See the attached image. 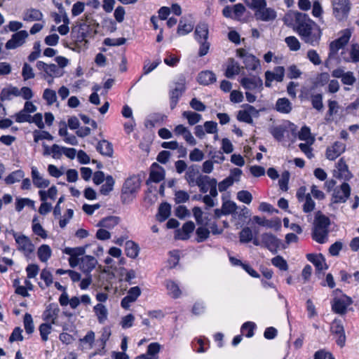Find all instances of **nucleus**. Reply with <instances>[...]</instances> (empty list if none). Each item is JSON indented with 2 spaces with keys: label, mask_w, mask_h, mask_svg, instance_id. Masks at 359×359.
<instances>
[{
  "label": "nucleus",
  "mask_w": 359,
  "mask_h": 359,
  "mask_svg": "<svg viewBox=\"0 0 359 359\" xmlns=\"http://www.w3.org/2000/svg\"><path fill=\"white\" fill-rule=\"evenodd\" d=\"M295 30L304 43L313 46L319 44L322 35L321 29L306 15H299L297 18Z\"/></svg>",
  "instance_id": "nucleus-1"
},
{
  "label": "nucleus",
  "mask_w": 359,
  "mask_h": 359,
  "mask_svg": "<svg viewBox=\"0 0 359 359\" xmlns=\"http://www.w3.org/2000/svg\"><path fill=\"white\" fill-rule=\"evenodd\" d=\"M330 224V219L318 212L313 222V239L319 243H325L327 241Z\"/></svg>",
  "instance_id": "nucleus-2"
},
{
  "label": "nucleus",
  "mask_w": 359,
  "mask_h": 359,
  "mask_svg": "<svg viewBox=\"0 0 359 359\" xmlns=\"http://www.w3.org/2000/svg\"><path fill=\"white\" fill-rule=\"evenodd\" d=\"M245 1L248 6L255 11V16L257 20L269 22L276 19V11L266 7V0H252L251 2H248L247 0Z\"/></svg>",
  "instance_id": "nucleus-3"
},
{
  "label": "nucleus",
  "mask_w": 359,
  "mask_h": 359,
  "mask_svg": "<svg viewBox=\"0 0 359 359\" xmlns=\"http://www.w3.org/2000/svg\"><path fill=\"white\" fill-rule=\"evenodd\" d=\"M241 86L247 90L245 92L246 100L248 102L252 103L257 99V93H261L263 90L262 79L257 76L244 77L240 81Z\"/></svg>",
  "instance_id": "nucleus-4"
},
{
  "label": "nucleus",
  "mask_w": 359,
  "mask_h": 359,
  "mask_svg": "<svg viewBox=\"0 0 359 359\" xmlns=\"http://www.w3.org/2000/svg\"><path fill=\"white\" fill-rule=\"evenodd\" d=\"M332 6L334 18L342 21L347 19L351 8L350 0H332Z\"/></svg>",
  "instance_id": "nucleus-5"
},
{
  "label": "nucleus",
  "mask_w": 359,
  "mask_h": 359,
  "mask_svg": "<svg viewBox=\"0 0 359 359\" xmlns=\"http://www.w3.org/2000/svg\"><path fill=\"white\" fill-rule=\"evenodd\" d=\"M351 36V32L346 29L341 32V36L337 39L332 41L330 44L329 58L337 55L340 49H343L348 43Z\"/></svg>",
  "instance_id": "nucleus-6"
},
{
  "label": "nucleus",
  "mask_w": 359,
  "mask_h": 359,
  "mask_svg": "<svg viewBox=\"0 0 359 359\" xmlns=\"http://www.w3.org/2000/svg\"><path fill=\"white\" fill-rule=\"evenodd\" d=\"M12 235L18 245V250L29 257L34 251V245L31 240L25 235H18L15 231H12Z\"/></svg>",
  "instance_id": "nucleus-7"
},
{
  "label": "nucleus",
  "mask_w": 359,
  "mask_h": 359,
  "mask_svg": "<svg viewBox=\"0 0 359 359\" xmlns=\"http://www.w3.org/2000/svg\"><path fill=\"white\" fill-rule=\"evenodd\" d=\"M330 331L335 337L337 344L341 348L344 347L346 344V334L343 323L339 319H334L330 325Z\"/></svg>",
  "instance_id": "nucleus-8"
},
{
  "label": "nucleus",
  "mask_w": 359,
  "mask_h": 359,
  "mask_svg": "<svg viewBox=\"0 0 359 359\" xmlns=\"http://www.w3.org/2000/svg\"><path fill=\"white\" fill-rule=\"evenodd\" d=\"M36 68L39 71L43 72L42 77L44 79H47L48 77H60L63 75V70L55 64L48 65L42 61H39L36 63Z\"/></svg>",
  "instance_id": "nucleus-9"
},
{
  "label": "nucleus",
  "mask_w": 359,
  "mask_h": 359,
  "mask_svg": "<svg viewBox=\"0 0 359 359\" xmlns=\"http://www.w3.org/2000/svg\"><path fill=\"white\" fill-rule=\"evenodd\" d=\"M351 194V187L347 182L336 187L332 193V202L334 203H345Z\"/></svg>",
  "instance_id": "nucleus-10"
},
{
  "label": "nucleus",
  "mask_w": 359,
  "mask_h": 359,
  "mask_svg": "<svg viewBox=\"0 0 359 359\" xmlns=\"http://www.w3.org/2000/svg\"><path fill=\"white\" fill-rule=\"evenodd\" d=\"M352 304V299L346 295L336 297L332 302V310L335 313L344 315L347 313L348 306Z\"/></svg>",
  "instance_id": "nucleus-11"
},
{
  "label": "nucleus",
  "mask_w": 359,
  "mask_h": 359,
  "mask_svg": "<svg viewBox=\"0 0 359 359\" xmlns=\"http://www.w3.org/2000/svg\"><path fill=\"white\" fill-rule=\"evenodd\" d=\"M140 189V182L136 177H129L128 178L122 187L121 190V199L123 202H125L129 197L130 195H132L137 192V191Z\"/></svg>",
  "instance_id": "nucleus-12"
},
{
  "label": "nucleus",
  "mask_w": 359,
  "mask_h": 359,
  "mask_svg": "<svg viewBox=\"0 0 359 359\" xmlns=\"http://www.w3.org/2000/svg\"><path fill=\"white\" fill-rule=\"evenodd\" d=\"M185 90V81L184 79H181L180 81L175 83L174 88L170 90L169 96L171 109L176 107L180 98L182 97Z\"/></svg>",
  "instance_id": "nucleus-13"
},
{
  "label": "nucleus",
  "mask_w": 359,
  "mask_h": 359,
  "mask_svg": "<svg viewBox=\"0 0 359 359\" xmlns=\"http://www.w3.org/2000/svg\"><path fill=\"white\" fill-rule=\"evenodd\" d=\"M262 247L267 248L272 252H276L281 244L280 240L269 233H264L261 235Z\"/></svg>",
  "instance_id": "nucleus-14"
},
{
  "label": "nucleus",
  "mask_w": 359,
  "mask_h": 359,
  "mask_svg": "<svg viewBox=\"0 0 359 359\" xmlns=\"http://www.w3.org/2000/svg\"><path fill=\"white\" fill-rule=\"evenodd\" d=\"M265 76V86L266 87L270 88L271 86V82L276 81L277 82H281L283 80L285 76V68L281 66L276 67L273 71H266L264 74Z\"/></svg>",
  "instance_id": "nucleus-15"
},
{
  "label": "nucleus",
  "mask_w": 359,
  "mask_h": 359,
  "mask_svg": "<svg viewBox=\"0 0 359 359\" xmlns=\"http://www.w3.org/2000/svg\"><path fill=\"white\" fill-rule=\"evenodd\" d=\"M28 37V33L25 30H21L13 34L5 45L6 49H15L19 46H21L25 42L26 39Z\"/></svg>",
  "instance_id": "nucleus-16"
},
{
  "label": "nucleus",
  "mask_w": 359,
  "mask_h": 359,
  "mask_svg": "<svg viewBox=\"0 0 359 359\" xmlns=\"http://www.w3.org/2000/svg\"><path fill=\"white\" fill-rule=\"evenodd\" d=\"M341 58L346 62L357 63L359 62V44L353 43L350 48L344 50L341 53Z\"/></svg>",
  "instance_id": "nucleus-17"
},
{
  "label": "nucleus",
  "mask_w": 359,
  "mask_h": 359,
  "mask_svg": "<svg viewBox=\"0 0 359 359\" xmlns=\"http://www.w3.org/2000/svg\"><path fill=\"white\" fill-rule=\"evenodd\" d=\"M60 311L57 304H50L46 306V310L43 313V320L53 325L56 324Z\"/></svg>",
  "instance_id": "nucleus-18"
},
{
  "label": "nucleus",
  "mask_w": 359,
  "mask_h": 359,
  "mask_svg": "<svg viewBox=\"0 0 359 359\" xmlns=\"http://www.w3.org/2000/svg\"><path fill=\"white\" fill-rule=\"evenodd\" d=\"M346 145L343 142L337 141L326 149V157L330 161L335 160L345 151Z\"/></svg>",
  "instance_id": "nucleus-19"
},
{
  "label": "nucleus",
  "mask_w": 359,
  "mask_h": 359,
  "mask_svg": "<svg viewBox=\"0 0 359 359\" xmlns=\"http://www.w3.org/2000/svg\"><path fill=\"white\" fill-rule=\"evenodd\" d=\"M337 168V172L334 174L337 178L348 181L353 177L352 173L349 171L348 165L343 158L338 161Z\"/></svg>",
  "instance_id": "nucleus-20"
},
{
  "label": "nucleus",
  "mask_w": 359,
  "mask_h": 359,
  "mask_svg": "<svg viewBox=\"0 0 359 359\" xmlns=\"http://www.w3.org/2000/svg\"><path fill=\"white\" fill-rule=\"evenodd\" d=\"M78 26L81 32H84L86 37L88 38L93 36L97 33L98 24L95 23L92 19L86 18L85 22H81Z\"/></svg>",
  "instance_id": "nucleus-21"
},
{
  "label": "nucleus",
  "mask_w": 359,
  "mask_h": 359,
  "mask_svg": "<svg viewBox=\"0 0 359 359\" xmlns=\"http://www.w3.org/2000/svg\"><path fill=\"white\" fill-rule=\"evenodd\" d=\"M32 178L34 185L37 188H46L50 184V181L47 179L43 178L40 175L36 167H32Z\"/></svg>",
  "instance_id": "nucleus-22"
},
{
  "label": "nucleus",
  "mask_w": 359,
  "mask_h": 359,
  "mask_svg": "<svg viewBox=\"0 0 359 359\" xmlns=\"http://www.w3.org/2000/svg\"><path fill=\"white\" fill-rule=\"evenodd\" d=\"M96 259L90 255H86L80 259V269L86 273H89L97 264Z\"/></svg>",
  "instance_id": "nucleus-23"
},
{
  "label": "nucleus",
  "mask_w": 359,
  "mask_h": 359,
  "mask_svg": "<svg viewBox=\"0 0 359 359\" xmlns=\"http://www.w3.org/2000/svg\"><path fill=\"white\" fill-rule=\"evenodd\" d=\"M199 170L196 165H191L188 167L184 178L189 186H196L198 182V176L199 175Z\"/></svg>",
  "instance_id": "nucleus-24"
},
{
  "label": "nucleus",
  "mask_w": 359,
  "mask_h": 359,
  "mask_svg": "<svg viewBox=\"0 0 359 359\" xmlns=\"http://www.w3.org/2000/svg\"><path fill=\"white\" fill-rule=\"evenodd\" d=\"M253 221L260 226H266L276 230H279L281 227V222L278 218L272 220H268L259 216H255L253 217Z\"/></svg>",
  "instance_id": "nucleus-25"
},
{
  "label": "nucleus",
  "mask_w": 359,
  "mask_h": 359,
  "mask_svg": "<svg viewBox=\"0 0 359 359\" xmlns=\"http://www.w3.org/2000/svg\"><path fill=\"white\" fill-rule=\"evenodd\" d=\"M71 39L78 46L81 45H86L87 38L84 35V32H81L79 26H76L72 28L71 32Z\"/></svg>",
  "instance_id": "nucleus-26"
},
{
  "label": "nucleus",
  "mask_w": 359,
  "mask_h": 359,
  "mask_svg": "<svg viewBox=\"0 0 359 359\" xmlns=\"http://www.w3.org/2000/svg\"><path fill=\"white\" fill-rule=\"evenodd\" d=\"M195 224L193 222H187L184 223L181 229L177 231L176 237L178 239L187 240L189 238V234L194 231Z\"/></svg>",
  "instance_id": "nucleus-27"
},
{
  "label": "nucleus",
  "mask_w": 359,
  "mask_h": 359,
  "mask_svg": "<svg viewBox=\"0 0 359 359\" xmlns=\"http://www.w3.org/2000/svg\"><path fill=\"white\" fill-rule=\"evenodd\" d=\"M195 39L198 42L206 41L208 36V26L205 22L198 24L195 29Z\"/></svg>",
  "instance_id": "nucleus-28"
},
{
  "label": "nucleus",
  "mask_w": 359,
  "mask_h": 359,
  "mask_svg": "<svg viewBox=\"0 0 359 359\" xmlns=\"http://www.w3.org/2000/svg\"><path fill=\"white\" fill-rule=\"evenodd\" d=\"M43 17V13L39 10L29 8L24 12L22 19L27 22L40 21Z\"/></svg>",
  "instance_id": "nucleus-29"
},
{
  "label": "nucleus",
  "mask_w": 359,
  "mask_h": 359,
  "mask_svg": "<svg viewBox=\"0 0 359 359\" xmlns=\"http://www.w3.org/2000/svg\"><path fill=\"white\" fill-rule=\"evenodd\" d=\"M275 109L280 113L289 114L292 109V105L287 98L282 97L277 100Z\"/></svg>",
  "instance_id": "nucleus-30"
},
{
  "label": "nucleus",
  "mask_w": 359,
  "mask_h": 359,
  "mask_svg": "<svg viewBox=\"0 0 359 359\" xmlns=\"http://www.w3.org/2000/svg\"><path fill=\"white\" fill-rule=\"evenodd\" d=\"M194 29V24L191 21L182 18L179 22L177 34L179 36H184L190 33Z\"/></svg>",
  "instance_id": "nucleus-31"
},
{
  "label": "nucleus",
  "mask_w": 359,
  "mask_h": 359,
  "mask_svg": "<svg viewBox=\"0 0 359 359\" xmlns=\"http://www.w3.org/2000/svg\"><path fill=\"white\" fill-rule=\"evenodd\" d=\"M197 80L199 83L207 86L216 81V76L212 71H203L198 74Z\"/></svg>",
  "instance_id": "nucleus-32"
},
{
  "label": "nucleus",
  "mask_w": 359,
  "mask_h": 359,
  "mask_svg": "<svg viewBox=\"0 0 359 359\" xmlns=\"http://www.w3.org/2000/svg\"><path fill=\"white\" fill-rule=\"evenodd\" d=\"M215 178H210L209 176L205 175H199L198 176V182L196 184L198 187L200 191L202 193H207L210 189L212 180Z\"/></svg>",
  "instance_id": "nucleus-33"
},
{
  "label": "nucleus",
  "mask_w": 359,
  "mask_h": 359,
  "mask_svg": "<svg viewBox=\"0 0 359 359\" xmlns=\"http://www.w3.org/2000/svg\"><path fill=\"white\" fill-rule=\"evenodd\" d=\"M239 72H240L239 64L233 58H229V60L227 61L225 76L227 78H232L234 76L238 75L239 74Z\"/></svg>",
  "instance_id": "nucleus-34"
},
{
  "label": "nucleus",
  "mask_w": 359,
  "mask_h": 359,
  "mask_svg": "<svg viewBox=\"0 0 359 359\" xmlns=\"http://www.w3.org/2000/svg\"><path fill=\"white\" fill-rule=\"evenodd\" d=\"M306 257L309 262L314 264L317 270L323 271L327 269L325 260L321 255L308 254Z\"/></svg>",
  "instance_id": "nucleus-35"
},
{
  "label": "nucleus",
  "mask_w": 359,
  "mask_h": 359,
  "mask_svg": "<svg viewBox=\"0 0 359 359\" xmlns=\"http://www.w3.org/2000/svg\"><path fill=\"white\" fill-rule=\"evenodd\" d=\"M97 150L102 154L106 156L111 157L113 154L112 144L107 140H103L98 142Z\"/></svg>",
  "instance_id": "nucleus-36"
},
{
  "label": "nucleus",
  "mask_w": 359,
  "mask_h": 359,
  "mask_svg": "<svg viewBox=\"0 0 359 359\" xmlns=\"http://www.w3.org/2000/svg\"><path fill=\"white\" fill-rule=\"evenodd\" d=\"M120 222V218L116 216H109L103 218L101 219L97 224L98 226L106 228V229H113Z\"/></svg>",
  "instance_id": "nucleus-37"
},
{
  "label": "nucleus",
  "mask_w": 359,
  "mask_h": 359,
  "mask_svg": "<svg viewBox=\"0 0 359 359\" xmlns=\"http://www.w3.org/2000/svg\"><path fill=\"white\" fill-rule=\"evenodd\" d=\"M18 96H20L19 88L15 86L4 88L0 94V98L2 101L11 100L13 97Z\"/></svg>",
  "instance_id": "nucleus-38"
},
{
  "label": "nucleus",
  "mask_w": 359,
  "mask_h": 359,
  "mask_svg": "<svg viewBox=\"0 0 359 359\" xmlns=\"http://www.w3.org/2000/svg\"><path fill=\"white\" fill-rule=\"evenodd\" d=\"M243 63L248 70L256 71L260 69V61L255 55L250 54L246 56Z\"/></svg>",
  "instance_id": "nucleus-39"
},
{
  "label": "nucleus",
  "mask_w": 359,
  "mask_h": 359,
  "mask_svg": "<svg viewBox=\"0 0 359 359\" xmlns=\"http://www.w3.org/2000/svg\"><path fill=\"white\" fill-rule=\"evenodd\" d=\"M165 287L168 290V294L174 299H177L181 295V290L179 285L172 280H167L165 281Z\"/></svg>",
  "instance_id": "nucleus-40"
},
{
  "label": "nucleus",
  "mask_w": 359,
  "mask_h": 359,
  "mask_svg": "<svg viewBox=\"0 0 359 359\" xmlns=\"http://www.w3.org/2000/svg\"><path fill=\"white\" fill-rule=\"evenodd\" d=\"M94 341H95V332L92 330L88 331L84 337L79 339L81 349L92 348Z\"/></svg>",
  "instance_id": "nucleus-41"
},
{
  "label": "nucleus",
  "mask_w": 359,
  "mask_h": 359,
  "mask_svg": "<svg viewBox=\"0 0 359 359\" xmlns=\"http://www.w3.org/2000/svg\"><path fill=\"white\" fill-rule=\"evenodd\" d=\"M287 126L286 125H280L272 127L269 129V132L271 134V135L278 142L283 141L285 133L287 130Z\"/></svg>",
  "instance_id": "nucleus-42"
},
{
  "label": "nucleus",
  "mask_w": 359,
  "mask_h": 359,
  "mask_svg": "<svg viewBox=\"0 0 359 359\" xmlns=\"http://www.w3.org/2000/svg\"><path fill=\"white\" fill-rule=\"evenodd\" d=\"M126 254L128 257L136 258L139 253V246L132 241H128L126 243Z\"/></svg>",
  "instance_id": "nucleus-43"
},
{
  "label": "nucleus",
  "mask_w": 359,
  "mask_h": 359,
  "mask_svg": "<svg viewBox=\"0 0 359 359\" xmlns=\"http://www.w3.org/2000/svg\"><path fill=\"white\" fill-rule=\"evenodd\" d=\"M51 249L49 245L43 244L41 245L37 251V255L39 260L42 262H46L51 256Z\"/></svg>",
  "instance_id": "nucleus-44"
},
{
  "label": "nucleus",
  "mask_w": 359,
  "mask_h": 359,
  "mask_svg": "<svg viewBox=\"0 0 359 359\" xmlns=\"http://www.w3.org/2000/svg\"><path fill=\"white\" fill-rule=\"evenodd\" d=\"M170 210L171 207L168 203H162L158 208V212L157 215L158 220L162 222L167 219L170 215Z\"/></svg>",
  "instance_id": "nucleus-45"
},
{
  "label": "nucleus",
  "mask_w": 359,
  "mask_h": 359,
  "mask_svg": "<svg viewBox=\"0 0 359 359\" xmlns=\"http://www.w3.org/2000/svg\"><path fill=\"white\" fill-rule=\"evenodd\" d=\"M94 311L97 317L98 322L100 323H104L107 318L108 314L107 309L105 306L102 304H97L94 307Z\"/></svg>",
  "instance_id": "nucleus-46"
},
{
  "label": "nucleus",
  "mask_w": 359,
  "mask_h": 359,
  "mask_svg": "<svg viewBox=\"0 0 359 359\" xmlns=\"http://www.w3.org/2000/svg\"><path fill=\"white\" fill-rule=\"evenodd\" d=\"M165 177V170L163 168L157 166L151 170L149 175V180L154 182H159L163 180Z\"/></svg>",
  "instance_id": "nucleus-47"
},
{
  "label": "nucleus",
  "mask_w": 359,
  "mask_h": 359,
  "mask_svg": "<svg viewBox=\"0 0 359 359\" xmlns=\"http://www.w3.org/2000/svg\"><path fill=\"white\" fill-rule=\"evenodd\" d=\"M25 176V173L22 170H18L12 172L5 178V182L7 184H12L20 182Z\"/></svg>",
  "instance_id": "nucleus-48"
},
{
  "label": "nucleus",
  "mask_w": 359,
  "mask_h": 359,
  "mask_svg": "<svg viewBox=\"0 0 359 359\" xmlns=\"http://www.w3.org/2000/svg\"><path fill=\"white\" fill-rule=\"evenodd\" d=\"M182 116L187 119L189 124L191 126L196 124L202 118V116L201 114L191 111H184L182 113Z\"/></svg>",
  "instance_id": "nucleus-49"
},
{
  "label": "nucleus",
  "mask_w": 359,
  "mask_h": 359,
  "mask_svg": "<svg viewBox=\"0 0 359 359\" xmlns=\"http://www.w3.org/2000/svg\"><path fill=\"white\" fill-rule=\"evenodd\" d=\"M114 180L111 175H107L105 178V183L100 188V193L102 195H108L113 190Z\"/></svg>",
  "instance_id": "nucleus-50"
},
{
  "label": "nucleus",
  "mask_w": 359,
  "mask_h": 359,
  "mask_svg": "<svg viewBox=\"0 0 359 359\" xmlns=\"http://www.w3.org/2000/svg\"><path fill=\"white\" fill-rule=\"evenodd\" d=\"M57 194V189L55 186H52L50 188H49L47 192L42 190L39 191L41 201H46L48 197L54 200L56 198Z\"/></svg>",
  "instance_id": "nucleus-51"
},
{
  "label": "nucleus",
  "mask_w": 359,
  "mask_h": 359,
  "mask_svg": "<svg viewBox=\"0 0 359 359\" xmlns=\"http://www.w3.org/2000/svg\"><path fill=\"white\" fill-rule=\"evenodd\" d=\"M42 97L48 105H52L57 101L56 92L50 88L44 90Z\"/></svg>",
  "instance_id": "nucleus-52"
},
{
  "label": "nucleus",
  "mask_w": 359,
  "mask_h": 359,
  "mask_svg": "<svg viewBox=\"0 0 359 359\" xmlns=\"http://www.w3.org/2000/svg\"><path fill=\"white\" fill-rule=\"evenodd\" d=\"M196 233L197 236L196 241L201 243L207 240L210 236V231L205 226H199L196 229Z\"/></svg>",
  "instance_id": "nucleus-53"
},
{
  "label": "nucleus",
  "mask_w": 359,
  "mask_h": 359,
  "mask_svg": "<svg viewBox=\"0 0 359 359\" xmlns=\"http://www.w3.org/2000/svg\"><path fill=\"white\" fill-rule=\"evenodd\" d=\"M298 137L299 140H304L310 144H313L314 141L313 138L311 136L310 128L307 126H304L301 128V130L299 132Z\"/></svg>",
  "instance_id": "nucleus-54"
},
{
  "label": "nucleus",
  "mask_w": 359,
  "mask_h": 359,
  "mask_svg": "<svg viewBox=\"0 0 359 359\" xmlns=\"http://www.w3.org/2000/svg\"><path fill=\"white\" fill-rule=\"evenodd\" d=\"M285 42L292 51H297L300 49L301 44L299 40L294 36H287L285 39Z\"/></svg>",
  "instance_id": "nucleus-55"
},
{
  "label": "nucleus",
  "mask_w": 359,
  "mask_h": 359,
  "mask_svg": "<svg viewBox=\"0 0 359 359\" xmlns=\"http://www.w3.org/2000/svg\"><path fill=\"white\" fill-rule=\"evenodd\" d=\"M86 252L85 247H77V248H65L63 252L72 256L78 257L79 256L83 255Z\"/></svg>",
  "instance_id": "nucleus-56"
},
{
  "label": "nucleus",
  "mask_w": 359,
  "mask_h": 359,
  "mask_svg": "<svg viewBox=\"0 0 359 359\" xmlns=\"http://www.w3.org/2000/svg\"><path fill=\"white\" fill-rule=\"evenodd\" d=\"M22 76L24 81H27L35 77L33 68L27 62H25L23 65L22 69Z\"/></svg>",
  "instance_id": "nucleus-57"
},
{
  "label": "nucleus",
  "mask_w": 359,
  "mask_h": 359,
  "mask_svg": "<svg viewBox=\"0 0 359 359\" xmlns=\"http://www.w3.org/2000/svg\"><path fill=\"white\" fill-rule=\"evenodd\" d=\"M252 231L249 227L243 228L239 234L240 242L247 243L252 240Z\"/></svg>",
  "instance_id": "nucleus-58"
},
{
  "label": "nucleus",
  "mask_w": 359,
  "mask_h": 359,
  "mask_svg": "<svg viewBox=\"0 0 359 359\" xmlns=\"http://www.w3.org/2000/svg\"><path fill=\"white\" fill-rule=\"evenodd\" d=\"M255 326V324L252 322H246L241 326V333L245 334L247 337H252L254 334Z\"/></svg>",
  "instance_id": "nucleus-59"
},
{
  "label": "nucleus",
  "mask_w": 359,
  "mask_h": 359,
  "mask_svg": "<svg viewBox=\"0 0 359 359\" xmlns=\"http://www.w3.org/2000/svg\"><path fill=\"white\" fill-rule=\"evenodd\" d=\"M50 323H42L39 326V332L40 335L43 341H46L48 340V336L51 332L52 326Z\"/></svg>",
  "instance_id": "nucleus-60"
},
{
  "label": "nucleus",
  "mask_w": 359,
  "mask_h": 359,
  "mask_svg": "<svg viewBox=\"0 0 359 359\" xmlns=\"http://www.w3.org/2000/svg\"><path fill=\"white\" fill-rule=\"evenodd\" d=\"M311 102L314 109L321 111L323 109V95L321 94L312 95Z\"/></svg>",
  "instance_id": "nucleus-61"
},
{
  "label": "nucleus",
  "mask_w": 359,
  "mask_h": 359,
  "mask_svg": "<svg viewBox=\"0 0 359 359\" xmlns=\"http://www.w3.org/2000/svg\"><path fill=\"white\" fill-rule=\"evenodd\" d=\"M271 263L282 271H287L288 265L287 262L280 256H276L271 259Z\"/></svg>",
  "instance_id": "nucleus-62"
},
{
  "label": "nucleus",
  "mask_w": 359,
  "mask_h": 359,
  "mask_svg": "<svg viewBox=\"0 0 359 359\" xmlns=\"http://www.w3.org/2000/svg\"><path fill=\"white\" fill-rule=\"evenodd\" d=\"M24 327L25 332L30 334L34 332V327L33 323V319L29 313H25L24 316Z\"/></svg>",
  "instance_id": "nucleus-63"
},
{
  "label": "nucleus",
  "mask_w": 359,
  "mask_h": 359,
  "mask_svg": "<svg viewBox=\"0 0 359 359\" xmlns=\"http://www.w3.org/2000/svg\"><path fill=\"white\" fill-rule=\"evenodd\" d=\"M222 207L224 215L232 214L237 208L236 204L231 201L224 202Z\"/></svg>",
  "instance_id": "nucleus-64"
}]
</instances>
